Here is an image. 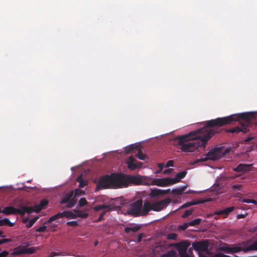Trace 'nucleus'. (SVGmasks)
Returning <instances> with one entry per match:
<instances>
[{"mask_svg":"<svg viewBox=\"0 0 257 257\" xmlns=\"http://www.w3.org/2000/svg\"><path fill=\"white\" fill-rule=\"evenodd\" d=\"M208 120L204 122V126L194 132L178 136L175 140L178 141L180 149L184 152H193L199 147L205 148L207 141L215 134L217 130L214 125H209Z\"/></svg>","mask_w":257,"mask_h":257,"instance_id":"obj_1","label":"nucleus"},{"mask_svg":"<svg viewBox=\"0 0 257 257\" xmlns=\"http://www.w3.org/2000/svg\"><path fill=\"white\" fill-rule=\"evenodd\" d=\"M255 113L254 112H243L211 119L208 120V123L209 125H214L215 129L217 130V133H218L221 131V126L230 124L233 121H236L241 119L243 121L240 122L241 125L248 128V127L251 126L255 123Z\"/></svg>","mask_w":257,"mask_h":257,"instance_id":"obj_2","label":"nucleus"},{"mask_svg":"<svg viewBox=\"0 0 257 257\" xmlns=\"http://www.w3.org/2000/svg\"><path fill=\"white\" fill-rule=\"evenodd\" d=\"M98 187L102 188H120V174L112 173L101 177L98 181Z\"/></svg>","mask_w":257,"mask_h":257,"instance_id":"obj_3","label":"nucleus"},{"mask_svg":"<svg viewBox=\"0 0 257 257\" xmlns=\"http://www.w3.org/2000/svg\"><path fill=\"white\" fill-rule=\"evenodd\" d=\"M144 178L138 175H127L120 174V188L127 187L130 184L136 185L143 184Z\"/></svg>","mask_w":257,"mask_h":257,"instance_id":"obj_4","label":"nucleus"},{"mask_svg":"<svg viewBox=\"0 0 257 257\" xmlns=\"http://www.w3.org/2000/svg\"><path fill=\"white\" fill-rule=\"evenodd\" d=\"M228 151L227 149L223 151L221 147L215 148L209 151L205 157L198 160V162H205L208 160H216L224 156Z\"/></svg>","mask_w":257,"mask_h":257,"instance_id":"obj_5","label":"nucleus"},{"mask_svg":"<svg viewBox=\"0 0 257 257\" xmlns=\"http://www.w3.org/2000/svg\"><path fill=\"white\" fill-rule=\"evenodd\" d=\"M208 246L209 242L207 240L196 241L192 243V247L195 250L205 252L207 256H210L212 253L208 250Z\"/></svg>","mask_w":257,"mask_h":257,"instance_id":"obj_6","label":"nucleus"},{"mask_svg":"<svg viewBox=\"0 0 257 257\" xmlns=\"http://www.w3.org/2000/svg\"><path fill=\"white\" fill-rule=\"evenodd\" d=\"M142 207L143 200L142 199L138 200L131 204L130 208L128 210V213L135 217L142 216Z\"/></svg>","mask_w":257,"mask_h":257,"instance_id":"obj_7","label":"nucleus"},{"mask_svg":"<svg viewBox=\"0 0 257 257\" xmlns=\"http://www.w3.org/2000/svg\"><path fill=\"white\" fill-rule=\"evenodd\" d=\"M218 248L220 250L224 251L226 253H234L240 251H243V249L240 246H235L234 244H228L226 243H221L219 245Z\"/></svg>","mask_w":257,"mask_h":257,"instance_id":"obj_8","label":"nucleus"},{"mask_svg":"<svg viewBox=\"0 0 257 257\" xmlns=\"http://www.w3.org/2000/svg\"><path fill=\"white\" fill-rule=\"evenodd\" d=\"M190 243L188 241H181L174 244L179 252V256L188 253V248Z\"/></svg>","mask_w":257,"mask_h":257,"instance_id":"obj_9","label":"nucleus"},{"mask_svg":"<svg viewBox=\"0 0 257 257\" xmlns=\"http://www.w3.org/2000/svg\"><path fill=\"white\" fill-rule=\"evenodd\" d=\"M171 202L170 198H166L163 200L157 201L154 203H152V210L155 211H159L168 206Z\"/></svg>","mask_w":257,"mask_h":257,"instance_id":"obj_10","label":"nucleus"},{"mask_svg":"<svg viewBox=\"0 0 257 257\" xmlns=\"http://www.w3.org/2000/svg\"><path fill=\"white\" fill-rule=\"evenodd\" d=\"M126 163L128 168L131 170H135L138 168H140L142 165V163L137 161L133 156L129 157Z\"/></svg>","mask_w":257,"mask_h":257,"instance_id":"obj_11","label":"nucleus"},{"mask_svg":"<svg viewBox=\"0 0 257 257\" xmlns=\"http://www.w3.org/2000/svg\"><path fill=\"white\" fill-rule=\"evenodd\" d=\"M252 165V164H239L236 167L233 168V170L236 172L247 173L251 170Z\"/></svg>","mask_w":257,"mask_h":257,"instance_id":"obj_12","label":"nucleus"},{"mask_svg":"<svg viewBox=\"0 0 257 257\" xmlns=\"http://www.w3.org/2000/svg\"><path fill=\"white\" fill-rule=\"evenodd\" d=\"M118 206H119V205H117V204L115 205V204H113V203H110L109 205H106V204H103L98 205L94 206L93 207V209L96 211H98L100 210L104 209V211H106V212H107V211H109L112 210H113V209L115 207H116Z\"/></svg>","mask_w":257,"mask_h":257,"instance_id":"obj_13","label":"nucleus"},{"mask_svg":"<svg viewBox=\"0 0 257 257\" xmlns=\"http://www.w3.org/2000/svg\"><path fill=\"white\" fill-rule=\"evenodd\" d=\"M33 211H34L32 207H27L21 205L20 208H16V214H19L22 216H24L26 213L30 214Z\"/></svg>","mask_w":257,"mask_h":257,"instance_id":"obj_14","label":"nucleus"},{"mask_svg":"<svg viewBox=\"0 0 257 257\" xmlns=\"http://www.w3.org/2000/svg\"><path fill=\"white\" fill-rule=\"evenodd\" d=\"M249 131L248 128H247L246 127L243 126H235L232 128L227 129L226 130V133H232L234 134H237L239 132H242L243 133H246Z\"/></svg>","mask_w":257,"mask_h":257,"instance_id":"obj_15","label":"nucleus"},{"mask_svg":"<svg viewBox=\"0 0 257 257\" xmlns=\"http://www.w3.org/2000/svg\"><path fill=\"white\" fill-rule=\"evenodd\" d=\"M152 203L149 201H146L144 202V205L142 208V216H146L148 214V212L152 210Z\"/></svg>","mask_w":257,"mask_h":257,"instance_id":"obj_16","label":"nucleus"},{"mask_svg":"<svg viewBox=\"0 0 257 257\" xmlns=\"http://www.w3.org/2000/svg\"><path fill=\"white\" fill-rule=\"evenodd\" d=\"M48 204V201L46 199H43L40 201L39 205H36L34 207V211L36 212H39L43 209Z\"/></svg>","mask_w":257,"mask_h":257,"instance_id":"obj_17","label":"nucleus"},{"mask_svg":"<svg viewBox=\"0 0 257 257\" xmlns=\"http://www.w3.org/2000/svg\"><path fill=\"white\" fill-rule=\"evenodd\" d=\"M35 251V249L33 247H29L23 248L22 249L19 250L18 251H15L14 252V254H21L24 253H33Z\"/></svg>","mask_w":257,"mask_h":257,"instance_id":"obj_18","label":"nucleus"},{"mask_svg":"<svg viewBox=\"0 0 257 257\" xmlns=\"http://www.w3.org/2000/svg\"><path fill=\"white\" fill-rule=\"evenodd\" d=\"M16 208L13 206H8L2 210V213L6 215L16 214Z\"/></svg>","mask_w":257,"mask_h":257,"instance_id":"obj_19","label":"nucleus"},{"mask_svg":"<svg viewBox=\"0 0 257 257\" xmlns=\"http://www.w3.org/2000/svg\"><path fill=\"white\" fill-rule=\"evenodd\" d=\"M153 184L158 186H167L166 178L154 179L153 181Z\"/></svg>","mask_w":257,"mask_h":257,"instance_id":"obj_20","label":"nucleus"},{"mask_svg":"<svg viewBox=\"0 0 257 257\" xmlns=\"http://www.w3.org/2000/svg\"><path fill=\"white\" fill-rule=\"evenodd\" d=\"M141 227V225H137L134 227H127L124 228V232L126 233H130L131 232H136L138 231Z\"/></svg>","mask_w":257,"mask_h":257,"instance_id":"obj_21","label":"nucleus"},{"mask_svg":"<svg viewBox=\"0 0 257 257\" xmlns=\"http://www.w3.org/2000/svg\"><path fill=\"white\" fill-rule=\"evenodd\" d=\"M186 188L187 186L185 185L180 188L173 189L172 190V193L174 195H181L184 193Z\"/></svg>","mask_w":257,"mask_h":257,"instance_id":"obj_22","label":"nucleus"},{"mask_svg":"<svg viewBox=\"0 0 257 257\" xmlns=\"http://www.w3.org/2000/svg\"><path fill=\"white\" fill-rule=\"evenodd\" d=\"M73 195V191H71L66 194L63 198H62L60 203L61 204H65L67 203L70 199L72 198Z\"/></svg>","mask_w":257,"mask_h":257,"instance_id":"obj_23","label":"nucleus"},{"mask_svg":"<svg viewBox=\"0 0 257 257\" xmlns=\"http://www.w3.org/2000/svg\"><path fill=\"white\" fill-rule=\"evenodd\" d=\"M234 209V206L226 208L223 210L216 212V214L217 215H228L230 212Z\"/></svg>","mask_w":257,"mask_h":257,"instance_id":"obj_24","label":"nucleus"},{"mask_svg":"<svg viewBox=\"0 0 257 257\" xmlns=\"http://www.w3.org/2000/svg\"><path fill=\"white\" fill-rule=\"evenodd\" d=\"M251 250H256L257 251V240L253 243L249 245L246 248L243 249V252H246Z\"/></svg>","mask_w":257,"mask_h":257,"instance_id":"obj_25","label":"nucleus"},{"mask_svg":"<svg viewBox=\"0 0 257 257\" xmlns=\"http://www.w3.org/2000/svg\"><path fill=\"white\" fill-rule=\"evenodd\" d=\"M64 217V216L63 212H59L50 217L49 219L48 220L47 222L49 223L58 219L63 218Z\"/></svg>","mask_w":257,"mask_h":257,"instance_id":"obj_26","label":"nucleus"},{"mask_svg":"<svg viewBox=\"0 0 257 257\" xmlns=\"http://www.w3.org/2000/svg\"><path fill=\"white\" fill-rule=\"evenodd\" d=\"M163 190L158 189H152L150 194V196L152 197H155L157 196L163 195Z\"/></svg>","mask_w":257,"mask_h":257,"instance_id":"obj_27","label":"nucleus"},{"mask_svg":"<svg viewBox=\"0 0 257 257\" xmlns=\"http://www.w3.org/2000/svg\"><path fill=\"white\" fill-rule=\"evenodd\" d=\"M76 180L79 182V187L80 188H83L87 184V182L83 179L82 175L77 177Z\"/></svg>","mask_w":257,"mask_h":257,"instance_id":"obj_28","label":"nucleus"},{"mask_svg":"<svg viewBox=\"0 0 257 257\" xmlns=\"http://www.w3.org/2000/svg\"><path fill=\"white\" fill-rule=\"evenodd\" d=\"M161 257H178V254L176 251L171 250L163 254Z\"/></svg>","mask_w":257,"mask_h":257,"instance_id":"obj_29","label":"nucleus"},{"mask_svg":"<svg viewBox=\"0 0 257 257\" xmlns=\"http://www.w3.org/2000/svg\"><path fill=\"white\" fill-rule=\"evenodd\" d=\"M205 202H206V201L204 200H200L197 201H193L188 202H187V203L184 204V206H185V207L186 208V207H188L192 206V205H195L203 203H204Z\"/></svg>","mask_w":257,"mask_h":257,"instance_id":"obj_30","label":"nucleus"},{"mask_svg":"<svg viewBox=\"0 0 257 257\" xmlns=\"http://www.w3.org/2000/svg\"><path fill=\"white\" fill-rule=\"evenodd\" d=\"M8 225L12 227L14 226V223L11 222L8 218H4V219L0 220V226Z\"/></svg>","mask_w":257,"mask_h":257,"instance_id":"obj_31","label":"nucleus"},{"mask_svg":"<svg viewBox=\"0 0 257 257\" xmlns=\"http://www.w3.org/2000/svg\"><path fill=\"white\" fill-rule=\"evenodd\" d=\"M201 257H238V256L235 255L234 256H230L224 254L221 252L217 253H212L210 256H207L206 255H200Z\"/></svg>","mask_w":257,"mask_h":257,"instance_id":"obj_32","label":"nucleus"},{"mask_svg":"<svg viewBox=\"0 0 257 257\" xmlns=\"http://www.w3.org/2000/svg\"><path fill=\"white\" fill-rule=\"evenodd\" d=\"M64 216L68 219H74L76 218L75 214H74L71 211H63Z\"/></svg>","mask_w":257,"mask_h":257,"instance_id":"obj_33","label":"nucleus"},{"mask_svg":"<svg viewBox=\"0 0 257 257\" xmlns=\"http://www.w3.org/2000/svg\"><path fill=\"white\" fill-rule=\"evenodd\" d=\"M138 148V146L135 145H131L125 148L124 149V153L126 154H130L133 151H134L135 149H137Z\"/></svg>","mask_w":257,"mask_h":257,"instance_id":"obj_34","label":"nucleus"},{"mask_svg":"<svg viewBox=\"0 0 257 257\" xmlns=\"http://www.w3.org/2000/svg\"><path fill=\"white\" fill-rule=\"evenodd\" d=\"M167 186L179 182V179L176 178H166Z\"/></svg>","mask_w":257,"mask_h":257,"instance_id":"obj_35","label":"nucleus"},{"mask_svg":"<svg viewBox=\"0 0 257 257\" xmlns=\"http://www.w3.org/2000/svg\"><path fill=\"white\" fill-rule=\"evenodd\" d=\"M239 201L241 202L249 203H251L255 205H257V201L254 199L240 198Z\"/></svg>","mask_w":257,"mask_h":257,"instance_id":"obj_36","label":"nucleus"},{"mask_svg":"<svg viewBox=\"0 0 257 257\" xmlns=\"http://www.w3.org/2000/svg\"><path fill=\"white\" fill-rule=\"evenodd\" d=\"M77 202V200L74 198H71L66 205L67 208H71L73 207Z\"/></svg>","mask_w":257,"mask_h":257,"instance_id":"obj_37","label":"nucleus"},{"mask_svg":"<svg viewBox=\"0 0 257 257\" xmlns=\"http://www.w3.org/2000/svg\"><path fill=\"white\" fill-rule=\"evenodd\" d=\"M75 212L76 213L75 214L76 216V218L77 217H79L85 218L88 216V214L87 213H83L82 211H79L78 210H75Z\"/></svg>","mask_w":257,"mask_h":257,"instance_id":"obj_38","label":"nucleus"},{"mask_svg":"<svg viewBox=\"0 0 257 257\" xmlns=\"http://www.w3.org/2000/svg\"><path fill=\"white\" fill-rule=\"evenodd\" d=\"M137 158L141 160H145L147 158L146 155H145L141 150H139L136 154Z\"/></svg>","mask_w":257,"mask_h":257,"instance_id":"obj_39","label":"nucleus"},{"mask_svg":"<svg viewBox=\"0 0 257 257\" xmlns=\"http://www.w3.org/2000/svg\"><path fill=\"white\" fill-rule=\"evenodd\" d=\"M201 219L200 218H196L194 220L189 222V225L191 226H195L200 224Z\"/></svg>","mask_w":257,"mask_h":257,"instance_id":"obj_40","label":"nucleus"},{"mask_svg":"<svg viewBox=\"0 0 257 257\" xmlns=\"http://www.w3.org/2000/svg\"><path fill=\"white\" fill-rule=\"evenodd\" d=\"M186 174H187V171H183L179 173H177L176 175V177L177 178L179 179L180 180L181 179L184 178L185 177V176L186 175Z\"/></svg>","mask_w":257,"mask_h":257,"instance_id":"obj_41","label":"nucleus"},{"mask_svg":"<svg viewBox=\"0 0 257 257\" xmlns=\"http://www.w3.org/2000/svg\"><path fill=\"white\" fill-rule=\"evenodd\" d=\"M180 257H194L192 248H189L187 253L180 255Z\"/></svg>","mask_w":257,"mask_h":257,"instance_id":"obj_42","label":"nucleus"},{"mask_svg":"<svg viewBox=\"0 0 257 257\" xmlns=\"http://www.w3.org/2000/svg\"><path fill=\"white\" fill-rule=\"evenodd\" d=\"M37 220V217H34L31 219H30L28 222V223L26 225L27 228L31 227L33 224L36 222Z\"/></svg>","mask_w":257,"mask_h":257,"instance_id":"obj_43","label":"nucleus"},{"mask_svg":"<svg viewBox=\"0 0 257 257\" xmlns=\"http://www.w3.org/2000/svg\"><path fill=\"white\" fill-rule=\"evenodd\" d=\"M177 235L175 233H171L168 234L167 238L168 239L176 240Z\"/></svg>","mask_w":257,"mask_h":257,"instance_id":"obj_44","label":"nucleus"},{"mask_svg":"<svg viewBox=\"0 0 257 257\" xmlns=\"http://www.w3.org/2000/svg\"><path fill=\"white\" fill-rule=\"evenodd\" d=\"M87 204V202L85 198H81L79 200L78 204L80 207L84 206Z\"/></svg>","mask_w":257,"mask_h":257,"instance_id":"obj_45","label":"nucleus"},{"mask_svg":"<svg viewBox=\"0 0 257 257\" xmlns=\"http://www.w3.org/2000/svg\"><path fill=\"white\" fill-rule=\"evenodd\" d=\"M193 209L186 210L184 212V214L182 215V217L184 218L191 215L193 212Z\"/></svg>","mask_w":257,"mask_h":257,"instance_id":"obj_46","label":"nucleus"},{"mask_svg":"<svg viewBox=\"0 0 257 257\" xmlns=\"http://www.w3.org/2000/svg\"><path fill=\"white\" fill-rule=\"evenodd\" d=\"M113 202H112L111 203H113V204H115V205H119V206L115 207L113 209H115L117 208H118L120 206L121 204V200L120 199H118V198H116V199H113Z\"/></svg>","mask_w":257,"mask_h":257,"instance_id":"obj_47","label":"nucleus"},{"mask_svg":"<svg viewBox=\"0 0 257 257\" xmlns=\"http://www.w3.org/2000/svg\"><path fill=\"white\" fill-rule=\"evenodd\" d=\"M189 226H190L189 222H185L183 223L182 225H180L179 228L182 230H185L188 228Z\"/></svg>","mask_w":257,"mask_h":257,"instance_id":"obj_48","label":"nucleus"},{"mask_svg":"<svg viewBox=\"0 0 257 257\" xmlns=\"http://www.w3.org/2000/svg\"><path fill=\"white\" fill-rule=\"evenodd\" d=\"M106 211H103L100 215L98 218L95 221L96 222H98L101 221L103 219L104 216L105 215Z\"/></svg>","mask_w":257,"mask_h":257,"instance_id":"obj_49","label":"nucleus"},{"mask_svg":"<svg viewBox=\"0 0 257 257\" xmlns=\"http://www.w3.org/2000/svg\"><path fill=\"white\" fill-rule=\"evenodd\" d=\"M67 224L69 226H76L78 225V222L76 221H71L67 222Z\"/></svg>","mask_w":257,"mask_h":257,"instance_id":"obj_50","label":"nucleus"},{"mask_svg":"<svg viewBox=\"0 0 257 257\" xmlns=\"http://www.w3.org/2000/svg\"><path fill=\"white\" fill-rule=\"evenodd\" d=\"M47 229V226L43 225L36 229V231L39 232H45Z\"/></svg>","mask_w":257,"mask_h":257,"instance_id":"obj_51","label":"nucleus"},{"mask_svg":"<svg viewBox=\"0 0 257 257\" xmlns=\"http://www.w3.org/2000/svg\"><path fill=\"white\" fill-rule=\"evenodd\" d=\"M242 185L240 184H235L233 185L231 187V188L233 190H240V189L241 188Z\"/></svg>","mask_w":257,"mask_h":257,"instance_id":"obj_52","label":"nucleus"},{"mask_svg":"<svg viewBox=\"0 0 257 257\" xmlns=\"http://www.w3.org/2000/svg\"><path fill=\"white\" fill-rule=\"evenodd\" d=\"M158 167L159 168V170L156 172L157 173H160L163 169L164 167V164L163 163H159L158 164Z\"/></svg>","mask_w":257,"mask_h":257,"instance_id":"obj_53","label":"nucleus"},{"mask_svg":"<svg viewBox=\"0 0 257 257\" xmlns=\"http://www.w3.org/2000/svg\"><path fill=\"white\" fill-rule=\"evenodd\" d=\"M174 169L172 168H169L167 169H165L163 172V173L164 174H168L172 173L173 172Z\"/></svg>","mask_w":257,"mask_h":257,"instance_id":"obj_54","label":"nucleus"},{"mask_svg":"<svg viewBox=\"0 0 257 257\" xmlns=\"http://www.w3.org/2000/svg\"><path fill=\"white\" fill-rule=\"evenodd\" d=\"M174 166V162L173 160H169L168 161L166 165H165V167H172Z\"/></svg>","mask_w":257,"mask_h":257,"instance_id":"obj_55","label":"nucleus"},{"mask_svg":"<svg viewBox=\"0 0 257 257\" xmlns=\"http://www.w3.org/2000/svg\"><path fill=\"white\" fill-rule=\"evenodd\" d=\"M144 236V235L143 233H140L137 237V241L138 242H140L142 241L143 237Z\"/></svg>","mask_w":257,"mask_h":257,"instance_id":"obj_56","label":"nucleus"},{"mask_svg":"<svg viewBox=\"0 0 257 257\" xmlns=\"http://www.w3.org/2000/svg\"><path fill=\"white\" fill-rule=\"evenodd\" d=\"M8 254L9 252L5 250L0 253V257H6Z\"/></svg>","mask_w":257,"mask_h":257,"instance_id":"obj_57","label":"nucleus"},{"mask_svg":"<svg viewBox=\"0 0 257 257\" xmlns=\"http://www.w3.org/2000/svg\"><path fill=\"white\" fill-rule=\"evenodd\" d=\"M246 215V214H239L237 215L236 217L238 219L244 218L245 217Z\"/></svg>","mask_w":257,"mask_h":257,"instance_id":"obj_58","label":"nucleus"},{"mask_svg":"<svg viewBox=\"0 0 257 257\" xmlns=\"http://www.w3.org/2000/svg\"><path fill=\"white\" fill-rule=\"evenodd\" d=\"M2 240H3V243L9 242L12 241L11 238H5V239H2Z\"/></svg>","mask_w":257,"mask_h":257,"instance_id":"obj_59","label":"nucleus"},{"mask_svg":"<svg viewBox=\"0 0 257 257\" xmlns=\"http://www.w3.org/2000/svg\"><path fill=\"white\" fill-rule=\"evenodd\" d=\"M241 176V175L239 174V175H232V176H230L229 178L230 179H234L237 177H239Z\"/></svg>","mask_w":257,"mask_h":257,"instance_id":"obj_60","label":"nucleus"},{"mask_svg":"<svg viewBox=\"0 0 257 257\" xmlns=\"http://www.w3.org/2000/svg\"><path fill=\"white\" fill-rule=\"evenodd\" d=\"M170 189L163 190V191L164 192L163 194H166L170 192Z\"/></svg>","mask_w":257,"mask_h":257,"instance_id":"obj_61","label":"nucleus"},{"mask_svg":"<svg viewBox=\"0 0 257 257\" xmlns=\"http://www.w3.org/2000/svg\"><path fill=\"white\" fill-rule=\"evenodd\" d=\"M194 192V191L190 190L188 191L184 192V193H185V194H189V193H193Z\"/></svg>","mask_w":257,"mask_h":257,"instance_id":"obj_62","label":"nucleus"},{"mask_svg":"<svg viewBox=\"0 0 257 257\" xmlns=\"http://www.w3.org/2000/svg\"><path fill=\"white\" fill-rule=\"evenodd\" d=\"M251 139H252L251 138H248L247 139H246L245 140V142H248L250 141L251 140Z\"/></svg>","mask_w":257,"mask_h":257,"instance_id":"obj_63","label":"nucleus"},{"mask_svg":"<svg viewBox=\"0 0 257 257\" xmlns=\"http://www.w3.org/2000/svg\"><path fill=\"white\" fill-rule=\"evenodd\" d=\"M3 232L2 231L0 230V237H5V235H3Z\"/></svg>","mask_w":257,"mask_h":257,"instance_id":"obj_64","label":"nucleus"}]
</instances>
